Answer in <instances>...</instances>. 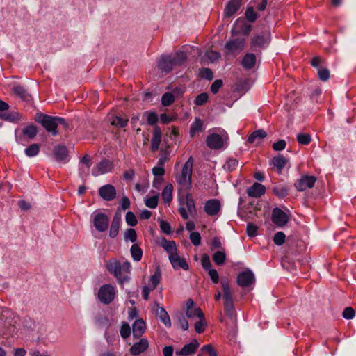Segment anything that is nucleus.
Wrapping results in <instances>:
<instances>
[{"label": "nucleus", "instance_id": "f257e3e1", "mask_svg": "<svg viewBox=\"0 0 356 356\" xmlns=\"http://www.w3.org/2000/svg\"><path fill=\"white\" fill-rule=\"evenodd\" d=\"M34 120L54 136H57L58 134L57 131L58 126H62L64 129H67L69 127V124L65 118L59 116L49 115L41 112L35 114Z\"/></svg>", "mask_w": 356, "mask_h": 356}, {"label": "nucleus", "instance_id": "f03ea898", "mask_svg": "<svg viewBox=\"0 0 356 356\" xmlns=\"http://www.w3.org/2000/svg\"><path fill=\"white\" fill-rule=\"evenodd\" d=\"M193 159L190 156L185 162L179 175L176 176V181L178 184L185 190H190L192 187Z\"/></svg>", "mask_w": 356, "mask_h": 356}, {"label": "nucleus", "instance_id": "7ed1b4c3", "mask_svg": "<svg viewBox=\"0 0 356 356\" xmlns=\"http://www.w3.org/2000/svg\"><path fill=\"white\" fill-rule=\"evenodd\" d=\"M220 284L223 290L225 314L228 318L232 319L235 314V309L228 278L222 277L220 280Z\"/></svg>", "mask_w": 356, "mask_h": 356}, {"label": "nucleus", "instance_id": "20e7f679", "mask_svg": "<svg viewBox=\"0 0 356 356\" xmlns=\"http://www.w3.org/2000/svg\"><path fill=\"white\" fill-rule=\"evenodd\" d=\"M271 42V34L269 31L265 30L259 33L254 34L250 38V49L253 51L266 49Z\"/></svg>", "mask_w": 356, "mask_h": 356}, {"label": "nucleus", "instance_id": "39448f33", "mask_svg": "<svg viewBox=\"0 0 356 356\" xmlns=\"http://www.w3.org/2000/svg\"><path fill=\"white\" fill-rule=\"evenodd\" d=\"M106 268L118 280V283L123 285L130 280L129 275L122 273L121 263L116 259H110L106 262Z\"/></svg>", "mask_w": 356, "mask_h": 356}, {"label": "nucleus", "instance_id": "423d86ee", "mask_svg": "<svg viewBox=\"0 0 356 356\" xmlns=\"http://www.w3.org/2000/svg\"><path fill=\"white\" fill-rule=\"evenodd\" d=\"M90 221L97 231L104 232L108 229L110 220L104 213L95 211L90 216Z\"/></svg>", "mask_w": 356, "mask_h": 356}, {"label": "nucleus", "instance_id": "0eeeda50", "mask_svg": "<svg viewBox=\"0 0 356 356\" xmlns=\"http://www.w3.org/2000/svg\"><path fill=\"white\" fill-rule=\"evenodd\" d=\"M115 291L111 284L102 285L98 291V298L103 304H110L115 298Z\"/></svg>", "mask_w": 356, "mask_h": 356}, {"label": "nucleus", "instance_id": "6e6552de", "mask_svg": "<svg viewBox=\"0 0 356 356\" xmlns=\"http://www.w3.org/2000/svg\"><path fill=\"white\" fill-rule=\"evenodd\" d=\"M234 25L237 29H233L231 31L232 36H236L239 33H242L245 36H248L252 29V26L248 24L245 19L243 17L238 18L236 20Z\"/></svg>", "mask_w": 356, "mask_h": 356}, {"label": "nucleus", "instance_id": "1a4fd4ad", "mask_svg": "<svg viewBox=\"0 0 356 356\" xmlns=\"http://www.w3.org/2000/svg\"><path fill=\"white\" fill-rule=\"evenodd\" d=\"M316 181V178L314 176L302 175L296 181L294 186L298 191H304L307 188H313Z\"/></svg>", "mask_w": 356, "mask_h": 356}, {"label": "nucleus", "instance_id": "9d476101", "mask_svg": "<svg viewBox=\"0 0 356 356\" xmlns=\"http://www.w3.org/2000/svg\"><path fill=\"white\" fill-rule=\"evenodd\" d=\"M271 220L277 227L285 226L289 220V216L279 207H275L272 211Z\"/></svg>", "mask_w": 356, "mask_h": 356}, {"label": "nucleus", "instance_id": "9b49d317", "mask_svg": "<svg viewBox=\"0 0 356 356\" xmlns=\"http://www.w3.org/2000/svg\"><path fill=\"white\" fill-rule=\"evenodd\" d=\"M255 282L254 273L249 269L242 271L238 275L237 284L241 287H248Z\"/></svg>", "mask_w": 356, "mask_h": 356}, {"label": "nucleus", "instance_id": "f8f14e48", "mask_svg": "<svg viewBox=\"0 0 356 356\" xmlns=\"http://www.w3.org/2000/svg\"><path fill=\"white\" fill-rule=\"evenodd\" d=\"M206 144L211 149H220L224 146V140L220 135L211 134L207 136Z\"/></svg>", "mask_w": 356, "mask_h": 356}, {"label": "nucleus", "instance_id": "ddd939ff", "mask_svg": "<svg viewBox=\"0 0 356 356\" xmlns=\"http://www.w3.org/2000/svg\"><path fill=\"white\" fill-rule=\"evenodd\" d=\"M113 169V163L108 159L102 160L96 166L95 168L92 170V175L95 177L108 173Z\"/></svg>", "mask_w": 356, "mask_h": 356}, {"label": "nucleus", "instance_id": "4468645a", "mask_svg": "<svg viewBox=\"0 0 356 356\" xmlns=\"http://www.w3.org/2000/svg\"><path fill=\"white\" fill-rule=\"evenodd\" d=\"M99 196L106 201H111L116 196V190L111 184H106L101 186L98 191Z\"/></svg>", "mask_w": 356, "mask_h": 356}, {"label": "nucleus", "instance_id": "2eb2a0df", "mask_svg": "<svg viewBox=\"0 0 356 356\" xmlns=\"http://www.w3.org/2000/svg\"><path fill=\"white\" fill-rule=\"evenodd\" d=\"M175 66L172 56L163 55L161 56L158 64L159 69L165 74L170 73Z\"/></svg>", "mask_w": 356, "mask_h": 356}, {"label": "nucleus", "instance_id": "dca6fc26", "mask_svg": "<svg viewBox=\"0 0 356 356\" xmlns=\"http://www.w3.org/2000/svg\"><path fill=\"white\" fill-rule=\"evenodd\" d=\"M245 43V38H235L227 42L225 48L228 51V53L241 51L244 49Z\"/></svg>", "mask_w": 356, "mask_h": 356}, {"label": "nucleus", "instance_id": "f3484780", "mask_svg": "<svg viewBox=\"0 0 356 356\" xmlns=\"http://www.w3.org/2000/svg\"><path fill=\"white\" fill-rule=\"evenodd\" d=\"M119 210L120 209L118 208L111 222V225L109 231V236L111 238H115L118 236L120 230L121 224V213L119 211Z\"/></svg>", "mask_w": 356, "mask_h": 356}, {"label": "nucleus", "instance_id": "a211bd4d", "mask_svg": "<svg viewBox=\"0 0 356 356\" xmlns=\"http://www.w3.org/2000/svg\"><path fill=\"white\" fill-rule=\"evenodd\" d=\"M169 260L175 270L182 268L186 270L188 269V265L186 259L181 258L177 253L170 254L169 255Z\"/></svg>", "mask_w": 356, "mask_h": 356}, {"label": "nucleus", "instance_id": "6ab92c4d", "mask_svg": "<svg viewBox=\"0 0 356 356\" xmlns=\"http://www.w3.org/2000/svg\"><path fill=\"white\" fill-rule=\"evenodd\" d=\"M149 346L148 340L142 338L138 342L135 343L129 349V352L132 355H138L144 353Z\"/></svg>", "mask_w": 356, "mask_h": 356}, {"label": "nucleus", "instance_id": "aec40b11", "mask_svg": "<svg viewBox=\"0 0 356 356\" xmlns=\"http://www.w3.org/2000/svg\"><path fill=\"white\" fill-rule=\"evenodd\" d=\"M287 163L288 159H286L282 154H278L271 159L270 165L276 170L278 174H281Z\"/></svg>", "mask_w": 356, "mask_h": 356}, {"label": "nucleus", "instance_id": "412c9836", "mask_svg": "<svg viewBox=\"0 0 356 356\" xmlns=\"http://www.w3.org/2000/svg\"><path fill=\"white\" fill-rule=\"evenodd\" d=\"M266 193V187L261 184L255 182L247 189V194L249 197H260Z\"/></svg>", "mask_w": 356, "mask_h": 356}, {"label": "nucleus", "instance_id": "4be33fe9", "mask_svg": "<svg viewBox=\"0 0 356 356\" xmlns=\"http://www.w3.org/2000/svg\"><path fill=\"white\" fill-rule=\"evenodd\" d=\"M220 209V203L218 200L211 199L206 202L204 211L209 216L216 215Z\"/></svg>", "mask_w": 356, "mask_h": 356}, {"label": "nucleus", "instance_id": "5701e85b", "mask_svg": "<svg viewBox=\"0 0 356 356\" xmlns=\"http://www.w3.org/2000/svg\"><path fill=\"white\" fill-rule=\"evenodd\" d=\"M241 2L242 0H230L225 8V16L229 17L235 14L239 10Z\"/></svg>", "mask_w": 356, "mask_h": 356}, {"label": "nucleus", "instance_id": "b1692460", "mask_svg": "<svg viewBox=\"0 0 356 356\" xmlns=\"http://www.w3.org/2000/svg\"><path fill=\"white\" fill-rule=\"evenodd\" d=\"M199 345L198 341L195 339L192 342L184 345L179 352H177V354L182 356L191 355L195 353Z\"/></svg>", "mask_w": 356, "mask_h": 356}, {"label": "nucleus", "instance_id": "393cba45", "mask_svg": "<svg viewBox=\"0 0 356 356\" xmlns=\"http://www.w3.org/2000/svg\"><path fill=\"white\" fill-rule=\"evenodd\" d=\"M0 119L12 122L17 123L22 120V115L19 112L13 111L6 113H0Z\"/></svg>", "mask_w": 356, "mask_h": 356}, {"label": "nucleus", "instance_id": "a878e982", "mask_svg": "<svg viewBox=\"0 0 356 356\" xmlns=\"http://www.w3.org/2000/svg\"><path fill=\"white\" fill-rule=\"evenodd\" d=\"M257 58L253 53H246L241 61L242 66L246 70L252 69L256 64Z\"/></svg>", "mask_w": 356, "mask_h": 356}, {"label": "nucleus", "instance_id": "bb28decb", "mask_svg": "<svg viewBox=\"0 0 356 356\" xmlns=\"http://www.w3.org/2000/svg\"><path fill=\"white\" fill-rule=\"evenodd\" d=\"M54 154L56 159L58 161L67 162L68 161V150L64 145H58L56 147Z\"/></svg>", "mask_w": 356, "mask_h": 356}, {"label": "nucleus", "instance_id": "cd10ccee", "mask_svg": "<svg viewBox=\"0 0 356 356\" xmlns=\"http://www.w3.org/2000/svg\"><path fill=\"white\" fill-rule=\"evenodd\" d=\"M132 330L134 337L140 338L145 331V324L143 320H136L132 325Z\"/></svg>", "mask_w": 356, "mask_h": 356}, {"label": "nucleus", "instance_id": "c85d7f7f", "mask_svg": "<svg viewBox=\"0 0 356 356\" xmlns=\"http://www.w3.org/2000/svg\"><path fill=\"white\" fill-rule=\"evenodd\" d=\"M271 190L273 193L280 199L284 198L289 194V188L282 184H274Z\"/></svg>", "mask_w": 356, "mask_h": 356}, {"label": "nucleus", "instance_id": "c756f323", "mask_svg": "<svg viewBox=\"0 0 356 356\" xmlns=\"http://www.w3.org/2000/svg\"><path fill=\"white\" fill-rule=\"evenodd\" d=\"M267 136V133L264 129H257L253 131L248 138V143H254L256 141H261Z\"/></svg>", "mask_w": 356, "mask_h": 356}, {"label": "nucleus", "instance_id": "7c9ffc66", "mask_svg": "<svg viewBox=\"0 0 356 356\" xmlns=\"http://www.w3.org/2000/svg\"><path fill=\"white\" fill-rule=\"evenodd\" d=\"M203 131V122L199 118H195V120L190 127L191 137H194L196 133H200Z\"/></svg>", "mask_w": 356, "mask_h": 356}, {"label": "nucleus", "instance_id": "2f4dec72", "mask_svg": "<svg viewBox=\"0 0 356 356\" xmlns=\"http://www.w3.org/2000/svg\"><path fill=\"white\" fill-rule=\"evenodd\" d=\"M185 200L188 213L192 217H194L197 214V210L192 195L190 193H187L185 197Z\"/></svg>", "mask_w": 356, "mask_h": 356}, {"label": "nucleus", "instance_id": "473e14b6", "mask_svg": "<svg viewBox=\"0 0 356 356\" xmlns=\"http://www.w3.org/2000/svg\"><path fill=\"white\" fill-rule=\"evenodd\" d=\"M161 247L169 254L176 253V243L174 241H168L163 238L161 241Z\"/></svg>", "mask_w": 356, "mask_h": 356}, {"label": "nucleus", "instance_id": "72a5a7b5", "mask_svg": "<svg viewBox=\"0 0 356 356\" xmlns=\"http://www.w3.org/2000/svg\"><path fill=\"white\" fill-rule=\"evenodd\" d=\"M38 133V127L33 124L26 126L22 129L23 135L26 136L29 139H33L37 136Z\"/></svg>", "mask_w": 356, "mask_h": 356}, {"label": "nucleus", "instance_id": "f704fd0d", "mask_svg": "<svg viewBox=\"0 0 356 356\" xmlns=\"http://www.w3.org/2000/svg\"><path fill=\"white\" fill-rule=\"evenodd\" d=\"M156 314L159 316V317L161 319V321H162V323L166 327H170L171 326L170 316L164 308H163V307L159 308L156 311Z\"/></svg>", "mask_w": 356, "mask_h": 356}, {"label": "nucleus", "instance_id": "c9c22d12", "mask_svg": "<svg viewBox=\"0 0 356 356\" xmlns=\"http://www.w3.org/2000/svg\"><path fill=\"white\" fill-rule=\"evenodd\" d=\"M173 186L168 184L163 190L161 196L164 203H170L172 200Z\"/></svg>", "mask_w": 356, "mask_h": 356}, {"label": "nucleus", "instance_id": "e433bc0d", "mask_svg": "<svg viewBox=\"0 0 356 356\" xmlns=\"http://www.w3.org/2000/svg\"><path fill=\"white\" fill-rule=\"evenodd\" d=\"M260 15L254 10L252 6H249L247 8L245 12V20L249 22L253 23L259 17Z\"/></svg>", "mask_w": 356, "mask_h": 356}, {"label": "nucleus", "instance_id": "4c0bfd02", "mask_svg": "<svg viewBox=\"0 0 356 356\" xmlns=\"http://www.w3.org/2000/svg\"><path fill=\"white\" fill-rule=\"evenodd\" d=\"M187 54L184 51H177L172 58L175 65L180 66L183 65L187 60Z\"/></svg>", "mask_w": 356, "mask_h": 356}, {"label": "nucleus", "instance_id": "58836bf2", "mask_svg": "<svg viewBox=\"0 0 356 356\" xmlns=\"http://www.w3.org/2000/svg\"><path fill=\"white\" fill-rule=\"evenodd\" d=\"M14 92L24 101H29L31 98L27 90L22 86H17L13 89Z\"/></svg>", "mask_w": 356, "mask_h": 356}, {"label": "nucleus", "instance_id": "ea45409f", "mask_svg": "<svg viewBox=\"0 0 356 356\" xmlns=\"http://www.w3.org/2000/svg\"><path fill=\"white\" fill-rule=\"evenodd\" d=\"M130 252L132 259L134 261H140L143 257V250L138 244H134L131 245Z\"/></svg>", "mask_w": 356, "mask_h": 356}, {"label": "nucleus", "instance_id": "a19ab883", "mask_svg": "<svg viewBox=\"0 0 356 356\" xmlns=\"http://www.w3.org/2000/svg\"><path fill=\"white\" fill-rule=\"evenodd\" d=\"M39 152L40 145L37 143L31 144L24 149V153L28 157L35 156Z\"/></svg>", "mask_w": 356, "mask_h": 356}, {"label": "nucleus", "instance_id": "79ce46f5", "mask_svg": "<svg viewBox=\"0 0 356 356\" xmlns=\"http://www.w3.org/2000/svg\"><path fill=\"white\" fill-rule=\"evenodd\" d=\"M145 115L147 116V123L149 125L157 126L156 124L159 121V116L155 111H149L145 112Z\"/></svg>", "mask_w": 356, "mask_h": 356}, {"label": "nucleus", "instance_id": "37998d69", "mask_svg": "<svg viewBox=\"0 0 356 356\" xmlns=\"http://www.w3.org/2000/svg\"><path fill=\"white\" fill-rule=\"evenodd\" d=\"M212 259L213 261L216 263V264L218 266H222L225 262L226 254L222 251H217L213 254Z\"/></svg>", "mask_w": 356, "mask_h": 356}, {"label": "nucleus", "instance_id": "c03bdc74", "mask_svg": "<svg viewBox=\"0 0 356 356\" xmlns=\"http://www.w3.org/2000/svg\"><path fill=\"white\" fill-rule=\"evenodd\" d=\"M204 313L200 307H194L189 310H186V316L188 318H192L194 317L203 318Z\"/></svg>", "mask_w": 356, "mask_h": 356}, {"label": "nucleus", "instance_id": "a18cd8bd", "mask_svg": "<svg viewBox=\"0 0 356 356\" xmlns=\"http://www.w3.org/2000/svg\"><path fill=\"white\" fill-rule=\"evenodd\" d=\"M129 120L121 116H115L111 121V124L120 128H124L127 125Z\"/></svg>", "mask_w": 356, "mask_h": 356}, {"label": "nucleus", "instance_id": "49530a36", "mask_svg": "<svg viewBox=\"0 0 356 356\" xmlns=\"http://www.w3.org/2000/svg\"><path fill=\"white\" fill-rule=\"evenodd\" d=\"M161 279V271L159 266H157L154 275L150 277V281L152 284V290L154 289L159 284Z\"/></svg>", "mask_w": 356, "mask_h": 356}, {"label": "nucleus", "instance_id": "de8ad7c7", "mask_svg": "<svg viewBox=\"0 0 356 356\" xmlns=\"http://www.w3.org/2000/svg\"><path fill=\"white\" fill-rule=\"evenodd\" d=\"M297 141L300 145H307L311 143L312 138L309 134L300 133L297 135Z\"/></svg>", "mask_w": 356, "mask_h": 356}, {"label": "nucleus", "instance_id": "09e8293b", "mask_svg": "<svg viewBox=\"0 0 356 356\" xmlns=\"http://www.w3.org/2000/svg\"><path fill=\"white\" fill-rule=\"evenodd\" d=\"M206 326L207 323L204 315L203 318H199V321L195 323V330L198 334L203 333L205 330Z\"/></svg>", "mask_w": 356, "mask_h": 356}, {"label": "nucleus", "instance_id": "8fccbe9b", "mask_svg": "<svg viewBox=\"0 0 356 356\" xmlns=\"http://www.w3.org/2000/svg\"><path fill=\"white\" fill-rule=\"evenodd\" d=\"M175 101L174 95L170 92H165L162 95L161 103L164 106H170Z\"/></svg>", "mask_w": 356, "mask_h": 356}, {"label": "nucleus", "instance_id": "3c124183", "mask_svg": "<svg viewBox=\"0 0 356 356\" xmlns=\"http://www.w3.org/2000/svg\"><path fill=\"white\" fill-rule=\"evenodd\" d=\"M209 96L207 92H202L196 96L194 104L196 106H203L208 102Z\"/></svg>", "mask_w": 356, "mask_h": 356}, {"label": "nucleus", "instance_id": "603ef678", "mask_svg": "<svg viewBox=\"0 0 356 356\" xmlns=\"http://www.w3.org/2000/svg\"><path fill=\"white\" fill-rule=\"evenodd\" d=\"M238 165V161L236 159L229 158L224 165V168L229 172H232L235 170Z\"/></svg>", "mask_w": 356, "mask_h": 356}, {"label": "nucleus", "instance_id": "864d4df0", "mask_svg": "<svg viewBox=\"0 0 356 356\" xmlns=\"http://www.w3.org/2000/svg\"><path fill=\"white\" fill-rule=\"evenodd\" d=\"M124 239L129 240L131 242L134 243L137 240V234L134 229L129 228L124 232Z\"/></svg>", "mask_w": 356, "mask_h": 356}, {"label": "nucleus", "instance_id": "5fc2aeb1", "mask_svg": "<svg viewBox=\"0 0 356 356\" xmlns=\"http://www.w3.org/2000/svg\"><path fill=\"white\" fill-rule=\"evenodd\" d=\"M162 137V131L160 127L155 126L153 129V136L152 142L161 143Z\"/></svg>", "mask_w": 356, "mask_h": 356}, {"label": "nucleus", "instance_id": "6e6d98bb", "mask_svg": "<svg viewBox=\"0 0 356 356\" xmlns=\"http://www.w3.org/2000/svg\"><path fill=\"white\" fill-rule=\"evenodd\" d=\"M200 76L202 79L211 81L213 78V74L210 68L204 67L200 70Z\"/></svg>", "mask_w": 356, "mask_h": 356}, {"label": "nucleus", "instance_id": "4d7b16f0", "mask_svg": "<svg viewBox=\"0 0 356 356\" xmlns=\"http://www.w3.org/2000/svg\"><path fill=\"white\" fill-rule=\"evenodd\" d=\"M125 220L127 224L131 227H134L138 223V220L136 216L131 211H128L126 213Z\"/></svg>", "mask_w": 356, "mask_h": 356}, {"label": "nucleus", "instance_id": "13d9d810", "mask_svg": "<svg viewBox=\"0 0 356 356\" xmlns=\"http://www.w3.org/2000/svg\"><path fill=\"white\" fill-rule=\"evenodd\" d=\"M286 236L283 232H277L273 237V242L277 245H282L284 243Z\"/></svg>", "mask_w": 356, "mask_h": 356}, {"label": "nucleus", "instance_id": "bf43d9fd", "mask_svg": "<svg viewBox=\"0 0 356 356\" xmlns=\"http://www.w3.org/2000/svg\"><path fill=\"white\" fill-rule=\"evenodd\" d=\"M179 325L184 330H187L188 329V323L185 316V315L180 312L177 315Z\"/></svg>", "mask_w": 356, "mask_h": 356}, {"label": "nucleus", "instance_id": "052dcab7", "mask_svg": "<svg viewBox=\"0 0 356 356\" xmlns=\"http://www.w3.org/2000/svg\"><path fill=\"white\" fill-rule=\"evenodd\" d=\"M319 79L323 81H327L330 79V71L327 68L319 67L318 69Z\"/></svg>", "mask_w": 356, "mask_h": 356}, {"label": "nucleus", "instance_id": "680f3d73", "mask_svg": "<svg viewBox=\"0 0 356 356\" xmlns=\"http://www.w3.org/2000/svg\"><path fill=\"white\" fill-rule=\"evenodd\" d=\"M159 196L154 195L147 198L145 201V205L150 209H155L158 205Z\"/></svg>", "mask_w": 356, "mask_h": 356}, {"label": "nucleus", "instance_id": "e2e57ef3", "mask_svg": "<svg viewBox=\"0 0 356 356\" xmlns=\"http://www.w3.org/2000/svg\"><path fill=\"white\" fill-rule=\"evenodd\" d=\"M159 226H160L161 230L164 234H165L167 235H169V234H172L171 226H170V223L168 222L167 221H165L163 220H161L159 221Z\"/></svg>", "mask_w": 356, "mask_h": 356}, {"label": "nucleus", "instance_id": "0e129e2a", "mask_svg": "<svg viewBox=\"0 0 356 356\" xmlns=\"http://www.w3.org/2000/svg\"><path fill=\"white\" fill-rule=\"evenodd\" d=\"M189 238L195 246H198L201 243V236L197 232H191Z\"/></svg>", "mask_w": 356, "mask_h": 356}, {"label": "nucleus", "instance_id": "69168bd1", "mask_svg": "<svg viewBox=\"0 0 356 356\" xmlns=\"http://www.w3.org/2000/svg\"><path fill=\"white\" fill-rule=\"evenodd\" d=\"M120 335L123 339H127L130 336L131 327L127 323H124L120 328Z\"/></svg>", "mask_w": 356, "mask_h": 356}, {"label": "nucleus", "instance_id": "338daca9", "mask_svg": "<svg viewBox=\"0 0 356 356\" xmlns=\"http://www.w3.org/2000/svg\"><path fill=\"white\" fill-rule=\"evenodd\" d=\"M223 85V82H222V80L221 79H216L215 80L211 87H210V90L211 92L213 93V94H216L218 92L220 88Z\"/></svg>", "mask_w": 356, "mask_h": 356}, {"label": "nucleus", "instance_id": "774afa93", "mask_svg": "<svg viewBox=\"0 0 356 356\" xmlns=\"http://www.w3.org/2000/svg\"><path fill=\"white\" fill-rule=\"evenodd\" d=\"M342 316L346 319H353L355 316V310L351 307H347L343 309Z\"/></svg>", "mask_w": 356, "mask_h": 356}]
</instances>
